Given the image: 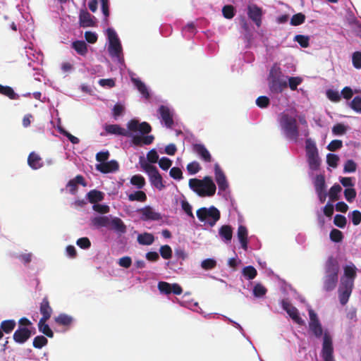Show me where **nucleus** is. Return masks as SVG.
<instances>
[{"instance_id":"1","label":"nucleus","mask_w":361,"mask_h":361,"mask_svg":"<svg viewBox=\"0 0 361 361\" xmlns=\"http://www.w3.org/2000/svg\"><path fill=\"white\" fill-rule=\"evenodd\" d=\"M308 331L316 339L322 340L320 357L322 361H336L333 335L328 328H324L321 321L308 322Z\"/></svg>"},{"instance_id":"2","label":"nucleus","mask_w":361,"mask_h":361,"mask_svg":"<svg viewBox=\"0 0 361 361\" xmlns=\"http://www.w3.org/2000/svg\"><path fill=\"white\" fill-rule=\"evenodd\" d=\"M339 269L340 266L338 261L334 255H329L324 264L322 287L324 291L330 293L336 288L338 282Z\"/></svg>"},{"instance_id":"3","label":"nucleus","mask_w":361,"mask_h":361,"mask_svg":"<svg viewBox=\"0 0 361 361\" xmlns=\"http://www.w3.org/2000/svg\"><path fill=\"white\" fill-rule=\"evenodd\" d=\"M128 129L130 131H139L142 134L147 135L145 136L133 135L132 137V142L135 146H141L142 145H149L154 142V137L152 135H147L152 131V127L147 122L139 123L136 119H131L127 123Z\"/></svg>"},{"instance_id":"4","label":"nucleus","mask_w":361,"mask_h":361,"mask_svg":"<svg viewBox=\"0 0 361 361\" xmlns=\"http://www.w3.org/2000/svg\"><path fill=\"white\" fill-rule=\"evenodd\" d=\"M268 80L269 87L272 93L282 92L288 85L293 90V77L288 78V83L287 77L282 74L281 68L277 66H274L271 68Z\"/></svg>"},{"instance_id":"5","label":"nucleus","mask_w":361,"mask_h":361,"mask_svg":"<svg viewBox=\"0 0 361 361\" xmlns=\"http://www.w3.org/2000/svg\"><path fill=\"white\" fill-rule=\"evenodd\" d=\"M279 123L282 134L289 140L293 139V111L287 109L280 114Z\"/></svg>"},{"instance_id":"6","label":"nucleus","mask_w":361,"mask_h":361,"mask_svg":"<svg viewBox=\"0 0 361 361\" xmlns=\"http://www.w3.org/2000/svg\"><path fill=\"white\" fill-rule=\"evenodd\" d=\"M357 272L358 268L352 262L346 263L343 267V274L341 277L339 286L345 288L354 289Z\"/></svg>"},{"instance_id":"7","label":"nucleus","mask_w":361,"mask_h":361,"mask_svg":"<svg viewBox=\"0 0 361 361\" xmlns=\"http://www.w3.org/2000/svg\"><path fill=\"white\" fill-rule=\"evenodd\" d=\"M140 166L148 175L151 184L155 188L159 190H162L166 188V185L164 183L163 178L155 166L146 161H140Z\"/></svg>"},{"instance_id":"8","label":"nucleus","mask_w":361,"mask_h":361,"mask_svg":"<svg viewBox=\"0 0 361 361\" xmlns=\"http://www.w3.org/2000/svg\"><path fill=\"white\" fill-rule=\"evenodd\" d=\"M196 214L200 221L206 222L210 226H214L221 217L220 212L214 206L201 207L197 210Z\"/></svg>"},{"instance_id":"9","label":"nucleus","mask_w":361,"mask_h":361,"mask_svg":"<svg viewBox=\"0 0 361 361\" xmlns=\"http://www.w3.org/2000/svg\"><path fill=\"white\" fill-rule=\"evenodd\" d=\"M306 162L308 165V175L319 170L322 165V158L319 157V151L305 152Z\"/></svg>"},{"instance_id":"10","label":"nucleus","mask_w":361,"mask_h":361,"mask_svg":"<svg viewBox=\"0 0 361 361\" xmlns=\"http://www.w3.org/2000/svg\"><path fill=\"white\" fill-rule=\"evenodd\" d=\"M137 212L141 214L140 219L144 221H159L162 218L161 214L155 212L150 206L139 209Z\"/></svg>"},{"instance_id":"11","label":"nucleus","mask_w":361,"mask_h":361,"mask_svg":"<svg viewBox=\"0 0 361 361\" xmlns=\"http://www.w3.org/2000/svg\"><path fill=\"white\" fill-rule=\"evenodd\" d=\"M35 334V331L32 332L27 327L19 326L17 330L15 331L13 338L14 341L19 344L25 343L32 336Z\"/></svg>"},{"instance_id":"12","label":"nucleus","mask_w":361,"mask_h":361,"mask_svg":"<svg viewBox=\"0 0 361 361\" xmlns=\"http://www.w3.org/2000/svg\"><path fill=\"white\" fill-rule=\"evenodd\" d=\"M202 190L200 197L213 196L215 194L216 187L210 176H205L202 179Z\"/></svg>"},{"instance_id":"13","label":"nucleus","mask_w":361,"mask_h":361,"mask_svg":"<svg viewBox=\"0 0 361 361\" xmlns=\"http://www.w3.org/2000/svg\"><path fill=\"white\" fill-rule=\"evenodd\" d=\"M312 181V184L314 187V190L316 193H319L320 192L327 191V185L325 180V176L323 174H316L314 175L313 173H311V176H309Z\"/></svg>"},{"instance_id":"14","label":"nucleus","mask_w":361,"mask_h":361,"mask_svg":"<svg viewBox=\"0 0 361 361\" xmlns=\"http://www.w3.org/2000/svg\"><path fill=\"white\" fill-rule=\"evenodd\" d=\"M247 16L257 27L261 25L262 11L256 4H251L247 6Z\"/></svg>"},{"instance_id":"15","label":"nucleus","mask_w":361,"mask_h":361,"mask_svg":"<svg viewBox=\"0 0 361 361\" xmlns=\"http://www.w3.org/2000/svg\"><path fill=\"white\" fill-rule=\"evenodd\" d=\"M158 112L160 114L161 121L164 122L165 126L168 128H171L173 126V114L170 109L164 105L159 106Z\"/></svg>"},{"instance_id":"16","label":"nucleus","mask_w":361,"mask_h":361,"mask_svg":"<svg viewBox=\"0 0 361 361\" xmlns=\"http://www.w3.org/2000/svg\"><path fill=\"white\" fill-rule=\"evenodd\" d=\"M214 174L215 180L218 185L219 190H226L228 187V181L226 180L224 171L221 170L218 164H216L214 165Z\"/></svg>"},{"instance_id":"17","label":"nucleus","mask_w":361,"mask_h":361,"mask_svg":"<svg viewBox=\"0 0 361 361\" xmlns=\"http://www.w3.org/2000/svg\"><path fill=\"white\" fill-rule=\"evenodd\" d=\"M192 151L204 162H211L212 156L206 147L202 144H193Z\"/></svg>"},{"instance_id":"18","label":"nucleus","mask_w":361,"mask_h":361,"mask_svg":"<svg viewBox=\"0 0 361 361\" xmlns=\"http://www.w3.org/2000/svg\"><path fill=\"white\" fill-rule=\"evenodd\" d=\"M97 171L103 173H108L117 171L119 169V164L116 160L105 161L102 164H97Z\"/></svg>"},{"instance_id":"19","label":"nucleus","mask_w":361,"mask_h":361,"mask_svg":"<svg viewBox=\"0 0 361 361\" xmlns=\"http://www.w3.org/2000/svg\"><path fill=\"white\" fill-rule=\"evenodd\" d=\"M350 130V127L348 123L336 122L331 127V134L335 137H341L345 135Z\"/></svg>"},{"instance_id":"20","label":"nucleus","mask_w":361,"mask_h":361,"mask_svg":"<svg viewBox=\"0 0 361 361\" xmlns=\"http://www.w3.org/2000/svg\"><path fill=\"white\" fill-rule=\"evenodd\" d=\"M94 17L86 10H81L79 14V21L81 27H94L95 22Z\"/></svg>"},{"instance_id":"21","label":"nucleus","mask_w":361,"mask_h":361,"mask_svg":"<svg viewBox=\"0 0 361 361\" xmlns=\"http://www.w3.org/2000/svg\"><path fill=\"white\" fill-rule=\"evenodd\" d=\"M104 129L108 134L118 135L125 137L131 136V134L127 130L121 127L118 124L106 125Z\"/></svg>"},{"instance_id":"22","label":"nucleus","mask_w":361,"mask_h":361,"mask_svg":"<svg viewBox=\"0 0 361 361\" xmlns=\"http://www.w3.org/2000/svg\"><path fill=\"white\" fill-rule=\"evenodd\" d=\"M27 164L33 170H37L44 165L42 157L35 152H30L28 155Z\"/></svg>"},{"instance_id":"23","label":"nucleus","mask_w":361,"mask_h":361,"mask_svg":"<svg viewBox=\"0 0 361 361\" xmlns=\"http://www.w3.org/2000/svg\"><path fill=\"white\" fill-rule=\"evenodd\" d=\"M39 312L42 314V317L40 319H49L52 314L53 310L47 296L42 299L40 303Z\"/></svg>"},{"instance_id":"24","label":"nucleus","mask_w":361,"mask_h":361,"mask_svg":"<svg viewBox=\"0 0 361 361\" xmlns=\"http://www.w3.org/2000/svg\"><path fill=\"white\" fill-rule=\"evenodd\" d=\"M345 105L354 112L361 114V94H355L350 100L345 101Z\"/></svg>"},{"instance_id":"25","label":"nucleus","mask_w":361,"mask_h":361,"mask_svg":"<svg viewBox=\"0 0 361 361\" xmlns=\"http://www.w3.org/2000/svg\"><path fill=\"white\" fill-rule=\"evenodd\" d=\"M353 289H351V288H345L342 286H338V301L342 306L345 305L348 302L350 295L353 293Z\"/></svg>"},{"instance_id":"26","label":"nucleus","mask_w":361,"mask_h":361,"mask_svg":"<svg viewBox=\"0 0 361 361\" xmlns=\"http://www.w3.org/2000/svg\"><path fill=\"white\" fill-rule=\"evenodd\" d=\"M238 238L241 244V247L245 250L247 249V230L245 226L240 225L238 228Z\"/></svg>"},{"instance_id":"27","label":"nucleus","mask_w":361,"mask_h":361,"mask_svg":"<svg viewBox=\"0 0 361 361\" xmlns=\"http://www.w3.org/2000/svg\"><path fill=\"white\" fill-rule=\"evenodd\" d=\"M219 234L225 243H230L233 238V229L229 225H224L220 227Z\"/></svg>"},{"instance_id":"28","label":"nucleus","mask_w":361,"mask_h":361,"mask_svg":"<svg viewBox=\"0 0 361 361\" xmlns=\"http://www.w3.org/2000/svg\"><path fill=\"white\" fill-rule=\"evenodd\" d=\"M109 224L110 219L106 216H98L91 219V225L97 228L106 227Z\"/></svg>"},{"instance_id":"29","label":"nucleus","mask_w":361,"mask_h":361,"mask_svg":"<svg viewBox=\"0 0 361 361\" xmlns=\"http://www.w3.org/2000/svg\"><path fill=\"white\" fill-rule=\"evenodd\" d=\"M313 38L310 35H295V42H297L301 48H307L310 46V42Z\"/></svg>"},{"instance_id":"30","label":"nucleus","mask_w":361,"mask_h":361,"mask_svg":"<svg viewBox=\"0 0 361 361\" xmlns=\"http://www.w3.org/2000/svg\"><path fill=\"white\" fill-rule=\"evenodd\" d=\"M358 165L353 159H347L343 164V173L344 174L353 173L357 169Z\"/></svg>"},{"instance_id":"31","label":"nucleus","mask_w":361,"mask_h":361,"mask_svg":"<svg viewBox=\"0 0 361 361\" xmlns=\"http://www.w3.org/2000/svg\"><path fill=\"white\" fill-rule=\"evenodd\" d=\"M325 95L329 101L334 103H337L341 99V92L334 87L326 89Z\"/></svg>"},{"instance_id":"32","label":"nucleus","mask_w":361,"mask_h":361,"mask_svg":"<svg viewBox=\"0 0 361 361\" xmlns=\"http://www.w3.org/2000/svg\"><path fill=\"white\" fill-rule=\"evenodd\" d=\"M340 157L338 154L328 153L326 154V162L327 164V170L330 171L329 168L336 169L339 164Z\"/></svg>"},{"instance_id":"33","label":"nucleus","mask_w":361,"mask_h":361,"mask_svg":"<svg viewBox=\"0 0 361 361\" xmlns=\"http://www.w3.org/2000/svg\"><path fill=\"white\" fill-rule=\"evenodd\" d=\"M338 181L344 190L355 187L356 179L354 176H339Z\"/></svg>"},{"instance_id":"34","label":"nucleus","mask_w":361,"mask_h":361,"mask_svg":"<svg viewBox=\"0 0 361 361\" xmlns=\"http://www.w3.org/2000/svg\"><path fill=\"white\" fill-rule=\"evenodd\" d=\"M87 196L88 201L92 204H96L100 201H102L104 197V193L97 190H90L87 193Z\"/></svg>"},{"instance_id":"35","label":"nucleus","mask_w":361,"mask_h":361,"mask_svg":"<svg viewBox=\"0 0 361 361\" xmlns=\"http://www.w3.org/2000/svg\"><path fill=\"white\" fill-rule=\"evenodd\" d=\"M110 224L114 230L120 233H125L126 232V226L123 221L118 217H114L110 221Z\"/></svg>"},{"instance_id":"36","label":"nucleus","mask_w":361,"mask_h":361,"mask_svg":"<svg viewBox=\"0 0 361 361\" xmlns=\"http://www.w3.org/2000/svg\"><path fill=\"white\" fill-rule=\"evenodd\" d=\"M54 321L59 325L69 326L73 323V319L66 314L61 313L54 317Z\"/></svg>"},{"instance_id":"37","label":"nucleus","mask_w":361,"mask_h":361,"mask_svg":"<svg viewBox=\"0 0 361 361\" xmlns=\"http://www.w3.org/2000/svg\"><path fill=\"white\" fill-rule=\"evenodd\" d=\"M48 319H40L38 322V329L40 332L49 338L54 337V332L50 329L49 326L46 323Z\"/></svg>"},{"instance_id":"38","label":"nucleus","mask_w":361,"mask_h":361,"mask_svg":"<svg viewBox=\"0 0 361 361\" xmlns=\"http://www.w3.org/2000/svg\"><path fill=\"white\" fill-rule=\"evenodd\" d=\"M137 242L142 245H150L154 241V235L150 233H143L137 235Z\"/></svg>"},{"instance_id":"39","label":"nucleus","mask_w":361,"mask_h":361,"mask_svg":"<svg viewBox=\"0 0 361 361\" xmlns=\"http://www.w3.org/2000/svg\"><path fill=\"white\" fill-rule=\"evenodd\" d=\"M330 240L336 244L342 243L344 235L342 231L336 228H332L329 233Z\"/></svg>"},{"instance_id":"40","label":"nucleus","mask_w":361,"mask_h":361,"mask_svg":"<svg viewBox=\"0 0 361 361\" xmlns=\"http://www.w3.org/2000/svg\"><path fill=\"white\" fill-rule=\"evenodd\" d=\"M72 47L81 56H85L87 53V46L84 41L77 40L73 42L72 43Z\"/></svg>"},{"instance_id":"41","label":"nucleus","mask_w":361,"mask_h":361,"mask_svg":"<svg viewBox=\"0 0 361 361\" xmlns=\"http://www.w3.org/2000/svg\"><path fill=\"white\" fill-rule=\"evenodd\" d=\"M132 81L138 91L143 95V97L147 99H149L150 95L145 84L138 78H132Z\"/></svg>"},{"instance_id":"42","label":"nucleus","mask_w":361,"mask_h":361,"mask_svg":"<svg viewBox=\"0 0 361 361\" xmlns=\"http://www.w3.org/2000/svg\"><path fill=\"white\" fill-rule=\"evenodd\" d=\"M16 322L14 319L4 320L0 324V327L4 333L8 334H11L16 328Z\"/></svg>"},{"instance_id":"43","label":"nucleus","mask_w":361,"mask_h":361,"mask_svg":"<svg viewBox=\"0 0 361 361\" xmlns=\"http://www.w3.org/2000/svg\"><path fill=\"white\" fill-rule=\"evenodd\" d=\"M108 50L111 56L118 57L122 51L120 41L110 42Z\"/></svg>"},{"instance_id":"44","label":"nucleus","mask_w":361,"mask_h":361,"mask_svg":"<svg viewBox=\"0 0 361 361\" xmlns=\"http://www.w3.org/2000/svg\"><path fill=\"white\" fill-rule=\"evenodd\" d=\"M202 180L197 178H191L189 180V187L199 196H200L202 190Z\"/></svg>"},{"instance_id":"45","label":"nucleus","mask_w":361,"mask_h":361,"mask_svg":"<svg viewBox=\"0 0 361 361\" xmlns=\"http://www.w3.org/2000/svg\"><path fill=\"white\" fill-rule=\"evenodd\" d=\"M0 94L8 97L11 99H16L18 95L14 92L12 87L4 86L0 84Z\"/></svg>"},{"instance_id":"46","label":"nucleus","mask_w":361,"mask_h":361,"mask_svg":"<svg viewBox=\"0 0 361 361\" xmlns=\"http://www.w3.org/2000/svg\"><path fill=\"white\" fill-rule=\"evenodd\" d=\"M348 217L353 226H357L361 224V212L358 209H355L350 212Z\"/></svg>"},{"instance_id":"47","label":"nucleus","mask_w":361,"mask_h":361,"mask_svg":"<svg viewBox=\"0 0 361 361\" xmlns=\"http://www.w3.org/2000/svg\"><path fill=\"white\" fill-rule=\"evenodd\" d=\"M242 274L246 279L252 280L257 276V271L254 267L247 266L243 269Z\"/></svg>"},{"instance_id":"48","label":"nucleus","mask_w":361,"mask_h":361,"mask_svg":"<svg viewBox=\"0 0 361 361\" xmlns=\"http://www.w3.org/2000/svg\"><path fill=\"white\" fill-rule=\"evenodd\" d=\"M333 223L336 227L344 229L347 225V219L343 214H336L334 216Z\"/></svg>"},{"instance_id":"49","label":"nucleus","mask_w":361,"mask_h":361,"mask_svg":"<svg viewBox=\"0 0 361 361\" xmlns=\"http://www.w3.org/2000/svg\"><path fill=\"white\" fill-rule=\"evenodd\" d=\"M128 200L131 202L137 201L144 202L147 200V195L145 192L142 190H137L128 195Z\"/></svg>"},{"instance_id":"50","label":"nucleus","mask_w":361,"mask_h":361,"mask_svg":"<svg viewBox=\"0 0 361 361\" xmlns=\"http://www.w3.org/2000/svg\"><path fill=\"white\" fill-rule=\"evenodd\" d=\"M130 183L138 189H142L146 184L145 178L140 175H134L130 178Z\"/></svg>"},{"instance_id":"51","label":"nucleus","mask_w":361,"mask_h":361,"mask_svg":"<svg viewBox=\"0 0 361 361\" xmlns=\"http://www.w3.org/2000/svg\"><path fill=\"white\" fill-rule=\"evenodd\" d=\"M353 66L355 68L361 69V50H356L351 54Z\"/></svg>"},{"instance_id":"52","label":"nucleus","mask_w":361,"mask_h":361,"mask_svg":"<svg viewBox=\"0 0 361 361\" xmlns=\"http://www.w3.org/2000/svg\"><path fill=\"white\" fill-rule=\"evenodd\" d=\"M356 92L355 90H353L350 86H345L341 91V99L343 98L346 100H350Z\"/></svg>"},{"instance_id":"53","label":"nucleus","mask_w":361,"mask_h":361,"mask_svg":"<svg viewBox=\"0 0 361 361\" xmlns=\"http://www.w3.org/2000/svg\"><path fill=\"white\" fill-rule=\"evenodd\" d=\"M343 195L345 200L348 202H353L357 196V191L355 190V188L354 187L353 188L344 190Z\"/></svg>"},{"instance_id":"54","label":"nucleus","mask_w":361,"mask_h":361,"mask_svg":"<svg viewBox=\"0 0 361 361\" xmlns=\"http://www.w3.org/2000/svg\"><path fill=\"white\" fill-rule=\"evenodd\" d=\"M343 146V142L341 140L334 139L331 140L326 147L329 151L339 150Z\"/></svg>"},{"instance_id":"55","label":"nucleus","mask_w":361,"mask_h":361,"mask_svg":"<svg viewBox=\"0 0 361 361\" xmlns=\"http://www.w3.org/2000/svg\"><path fill=\"white\" fill-rule=\"evenodd\" d=\"M48 343V340L44 336H37L33 340V347L35 348L40 349Z\"/></svg>"},{"instance_id":"56","label":"nucleus","mask_w":361,"mask_h":361,"mask_svg":"<svg viewBox=\"0 0 361 361\" xmlns=\"http://www.w3.org/2000/svg\"><path fill=\"white\" fill-rule=\"evenodd\" d=\"M282 308L288 313L289 317L293 319V307L291 302L288 299H283L281 300Z\"/></svg>"},{"instance_id":"57","label":"nucleus","mask_w":361,"mask_h":361,"mask_svg":"<svg viewBox=\"0 0 361 361\" xmlns=\"http://www.w3.org/2000/svg\"><path fill=\"white\" fill-rule=\"evenodd\" d=\"M222 14L226 19H231L235 16V8L232 5H226L222 8Z\"/></svg>"},{"instance_id":"58","label":"nucleus","mask_w":361,"mask_h":361,"mask_svg":"<svg viewBox=\"0 0 361 361\" xmlns=\"http://www.w3.org/2000/svg\"><path fill=\"white\" fill-rule=\"evenodd\" d=\"M346 20L348 25L353 28L356 27L359 24H360L353 12L350 10L347 11Z\"/></svg>"},{"instance_id":"59","label":"nucleus","mask_w":361,"mask_h":361,"mask_svg":"<svg viewBox=\"0 0 361 361\" xmlns=\"http://www.w3.org/2000/svg\"><path fill=\"white\" fill-rule=\"evenodd\" d=\"M267 292V288L261 283H257L253 288V294L257 298L264 296Z\"/></svg>"},{"instance_id":"60","label":"nucleus","mask_w":361,"mask_h":361,"mask_svg":"<svg viewBox=\"0 0 361 361\" xmlns=\"http://www.w3.org/2000/svg\"><path fill=\"white\" fill-rule=\"evenodd\" d=\"M160 255L164 259H169L172 257V250L168 245L161 246L159 249Z\"/></svg>"},{"instance_id":"61","label":"nucleus","mask_w":361,"mask_h":361,"mask_svg":"<svg viewBox=\"0 0 361 361\" xmlns=\"http://www.w3.org/2000/svg\"><path fill=\"white\" fill-rule=\"evenodd\" d=\"M308 151H319L316 142L310 137H307L305 140V152Z\"/></svg>"},{"instance_id":"62","label":"nucleus","mask_w":361,"mask_h":361,"mask_svg":"<svg viewBox=\"0 0 361 361\" xmlns=\"http://www.w3.org/2000/svg\"><path fill=\"white\" fill-rule=\"evenodd\" d=\"M341 190L342 188L339 183H334L328 191L329 197L330 198L336 197L341 192Z\"/></svg>"},{"instance_id":"63","label":"nucleus","mask_w":361,"mask_h":361,"mask_svg":"<svg viewBox=\"0 0 361 361\" xmlns=\"http://www.w3.org/2000/svg\"><path fill=\"white\" fill-rule=\"evenodd\" d=\"M216 262L214 259L208 258L204 259L201 263V267L204 270H211L216 267Z\"/></svg>"},{"instance_id":"64","label":"nucleus","mask_w":361,"mask_h":361,"mask_svg":"<svg viewBox=\"0 0 361 361\" xmlns=\"http://www.w3.org/2000/svg\"><path fill=\"white\" fill-rule=\"evenodd\" d=\"M201 166L197 161H192L187 165V170L191 175L198 173L201 170Z\"/></svg>"}]
</instances>
